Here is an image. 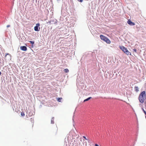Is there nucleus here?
<instances>
[{"mask_svg":"<svg viewBox=\"0 0 146 146\" xmlns=\"http://www.w3.org/2000/svg\"><path fill=\"white\" fill-rule=\"evenodd\" d=\"M40 26V24L38 23L36 24V26L34 27V30L36 31H38L40 30V28L39 27Z\"/></svg>","mask_w":146,"mask_h":146,"instance_id":"nucleus-4","label":"nucleus"},{"mask_svg":"<svg viewBox=\"0 0 146 146\" xmlns=\"http://www.w3.org/2000/svg\"><path fill=\"white\" fill-rule=\"evenodd\" d=\"M29 42L32 44H34L35 43V42L34 41L31 40L29 41Z\"/></svg>","mask_w":146,"mask_h":146,"instance_id":"nucleus-13","label":"nucleus"},{"mask_svg":"<svg viewBox=\"0 0 146 146\" xmlns=\"http://www.w3.org/2000/svg\"><path fill=\"white\" fill-rule=\"evenodd\" d=\"M134 89L135 91L137 92L138 91H139L138 88L137 86H135L134 87Z\"/></svg>","mask_w":146,"mask_h":146,"instance_id":"nucleus-9","label":"nucleus"},{"mask_svg":"<svg viewBox=\"0 0 146 146\" xmlns=\"http://www.w3.org/2000/svg\"><path fill=\"white\" fill-rule=\"evenodd\" d=\"M83 137L86 140H88V139H87L86 137H85V136H83Z\"/></svg>","mask_w":146,"mask_h":146,"instance_id":"nucleus-17","label":"nucleus"},{"mask_svg":"<svg viewBox=\"0 0 146 146\" xmlns=\"http://www.w3.org/2000/svg\"><path fill=\"white\" fill-rule=\"evenodd\" d=\"M77 1L80 2H82L83 1V0H77Z\"/></svg>","mask_w":146,"mask_h":146,"instance_id":"nucleus-16","label":"nucleus"},{"mask_svg":"<svg viewBox=\"0 0 146 146\" xmlns=\"http://www.w3.org/2000/svg\"><path fill=\"white\" fill-rule=\"evenodd\" d=\"M10 26V25H7V28H8V27H9Z\"/></svg>","mask_w":146,"mask_h":146,"instance_id":"nucleus-18","label":"nucleus"},{"mask_svg":"<svg viewBox=\"0 0 146 146\" xmlns=\"http://www.w3.org/2000/svg\"><path fill=\"white\" fill-rule=\"evenodd\" d=\"M92 98L91 97H89L84 100V102L88 101Z\"/></svg>","mask_w":146,"mask_h":146,"instance_id":"nucleus-8","label":"nucleus"},{"mask_svg":"<svg viewBox=\"0 0 146 146\" xmlns=\"http://www.w3.org/2000/svg\"><path fill=\"white\" fill-rule=\"evenodd\" d=\"M20 48L21 50L24 51H26L27 50V47L25 46H21Z\"/></svg>","mask_w":146,"mask_h":146,"instance_id":"nucleus-6","label":"nucleus"},{"mask_svg":"<svg viewBox=\"0 0 146 146\" xmlns=\"http://www.w3.org/2000/svg\"><path fill=\"white\" fill-rule=\"evenodd\" d=\"M88 143H90V140H88Z\"/></svg>","mask_w":146,"mask_h":146,"instance_id":"nucleus-22","label":"nucleus"},{"mask_svg":"<svg viewBox=\"0 0 146 146\" xmlns=\"http://www.w3.org/2000/svg\"><path fill=\"white\" fill-rule=\"evenodd\" d=\"M62 99V98H59L57 99V101L59 102H61V100Z\"/></svg>","mask_w":146,"mask_h":146,"instance_id":"nucleus-12","label":"nucleus"},{"mask_svg":"<svg viewBox=\"0 0 146 146\" xmlns=\"http://www.w3.org/2000/svg\"><path fill=\"white\" fill-rule=\"evenodd\" d=\"M34 46V44H33H33H32V45L31 46L32 47H33Z\"/></svg>","mask_w":146,"mask_h":146,"instance_id":"nucleus-21","label":"nucleus"},{"mask_svg":"<svg viewBox=\"0 0 146 146\" xmlns=\"http://www.w3.org/2000/svg\"><path fill=\"white\" fill-rule=\"evenodd\" d=\"M100 38L101 39L106 42L108 44H110L111 43V41L107 37L105 36L102 35H100Z\"/></svg>","mask_w":146,"mask_h":146,"instance_id":"nucleus-3","label":"nucleus"},{"mask_svg":"<svg viewBox=\"0 0 146 146\" xmlns=\"http://www.w3.org/2000/svg\"><path fill=\"white\" fill-rule=\"evenodd\" d=\"M54 117H53L52 118V119H51V124H54Z\"/></svg>","mask_w":146,"mask_h":146,"instance_id":"nucleus-10","label":"nucleus"},{"mask_svg":"<svg viewBox=\"0 0 146 146\" xmlns=\"http://www.w3.org/2000/svg\"><path fill=\"white\" fill-rule=\"evenodd\" d=\"M127 23L129 25L131 26H134L135 25V24L134 23L132 22L130 19H128V20Z\"/></svg>","mask_w":146,"mask_h":146,"instance_id":"nucleus-5","label":"nucleus"},{"mask_svg":"<svg viewBox=\"0 0 146 146\" xmlns=\"http://www.w3.org/2000/svg\"><path fill=\"white\" fill-rule=\"evenodd\" d=\"M21 115L22 116H25V114L23 112H22L21 113Z\"/></svg>","mask_w":146,"mask_h":146,"instance_id":"nucleus-14","label":"nucleus"},{"mask_svg":"<svg viewBox=\"0 0 146 146\" xmlns=\"http://www.w3.org/2000/svg\"><path fill=\"white\" fill-rule=\"evenodd\" d=\"M146 97V94L145 91H143L141 92L140 94L138 99L140 102L143 103L144 102V101Z\"/></svg>","mask_w":146,"mask_h":146,"instance_id":"nucleus-1","label":"nucleus"},{"mask_svg":"<svg viewBox=\"0 0 146 146\" xmlns=\"http://www.w3.org/2000/svg\"><path fill=\"white\" fill-rule=\"evenodd\" d=\"M7 55H9L10 56V54H7L5 56H6Z\"/></svg>","mask_w":146,"mask_h":146,"instance_id":"nucleus-20","label":"nucleus"},{"mask_svg":"<svg viewBox=\"0 0 146 146\" xmlns=\"http://www.w3.org/2000/svg\"><path fill=\"white\" fill-rule=\"evenodd\" d=\"M95 146H99V145H98L97 144H95Z\"/></svg>","mask_w":146,"mask_h":146,"instance_id":"nucleus-19","label":"nucleus"},{"mask_svg":"<svg viewBox=\"0 0 146 146\" xmlns=\"http://www.w3.org/2000/svg\"><path fill=\"white\" fill-rule=\"evenodd\" d=\"M119 48L127 55H130L131 54V52L128 51L126 48L123 46H119Z\"/></svg>","mask_w":146,"mask_h":146,"instance_id":"nucleus-2","label":"nucleus"},{"mask_svg":"<svg viewBox=\"0 0 146 146\" xmlns=\"http://www.w3.org/2000/svg\"><path fill=\"white\" fill-rule=\"evenodd\" d=\"M3 62H4V60H3Z\"/></svg>","mask_w":146,"mask_h":146,"instance_id":"nucleus-23","label":"nucleus"},{"mask_svg":"<svg viewBox=\"0 0 146 146\" xmlns=\"http://www.w3.org/2000/svg\"><path fill=\"white\" fill-rule=\"evenodd\" d=\"M140 106H141L142 107H141V109L142 110V111H143V112L144 113H145V114H146V111L144 110V109H143V106L142 105H141V104H140Z\"/></svg>","mask_w":146,"mask_h":146,"instance_id":"nucleus-7","label":"nucleus"},{"mask_svg":"<svg viewBox=\"0 0 146 146\" xmlns=\"http://www.w3.org/2000/svg\"><path fill=\"white\" fill-rule=\"evenodd\" d=\"M64 71L65 73H67L69 72V70L67 68H66L64 70Z\"/></svg>","mask_w":146,"mask_h":146,"instance_id":"nucleus-11","label":"nucleus"},{"mask_svg":"<svg viewBox=\"0 0 146 146\" xmlns=\"http://www.w3.org/2000/svg\"><path fill=\"white\" fill-rule=\"evenodd\" d=\"M133 51L134 52H135L136 53H137V50L136 49H133Z\"/></svg>","mask_w":146,"mask_h":146,"instance_id":"nucleus-15","label":"nucleus"}]
</instances>
